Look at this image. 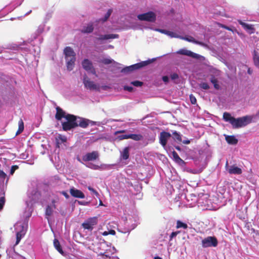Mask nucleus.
Here are the masks:
<instances>
[{"label":"nucleus","instance_id":"1","mask_svg":"<svg viewBox=\"0 0 259 259\" xmlns=\"http://www.w3.org/2000/svg\"><path fill=\"white\" fill-rule=\"evenodd\" d=\"M64 54L66 61L67 69L69 71H71L74 67L76 54L70 47H66L64 49Z\"/></svg>","mask_w":259,"mask_h":259},{"label":"nucleus","instance_id":"2","mask_svg":"<svg viewBox=\"0 0 259 259\" xmlns=\"http://www.w3.org/2000/svg\"><path fill=\"white\" fill-rule=\"evenodd\" d=\"M67 121L62 123V129L64 131H70L78 126V123L76 121L77 117L75 115L67 114L66 116Z\"/></svg>","mask_w":259,"mask_h":259},{"label":"nucleus","instance_id":"3","mask_svg":"<svg viewBox=\"0 0 259 259\" xmlns=\"http://www.w3.org/2000/svg\"><path fill=\"white\" fill-rule=\"evenodd\" d=\"M252 121V117L250 116H245L238 118H234L231 125L234 128H238L245 126Z\"/></svg>","mask_w":259,"mask_h":259},{"label":"nucleus","instance_id":"4","mask_svg":"<svg viewBox=\"0 0 259 259\" xmlns=\"http://www.w3.org/2000/svg\"><path fill=\"white\" fill-rule=\"evenodd\" d=\"M155 60V59H153L152 60H148L147 61L141 62L140 63L131 65L130 66L124 67L121 70V72L124 73H128L135 70L139 69L144 66H146L151 64Z\"/></svg>","mask_w":259,"mask_h":259},{"label":"nucleus","instance_id":"5","mask_svg":"<svg viewBox=\"0 0 259 259\" xmlns=\"http://www.w3.org/2000/svg\"><path fill=\"white\" fill-rule=\"evenodd\" d=\"M218 244V241L214 236H208L202 240V246L203 248L216 247Z\"/></svg>","mask_w":259,"mask_h":259},{"label":"nucleus","instance_id":"6","mask_svg":"<svg viewBox=\"0 0 259 259\" xmlns=\"http://www.w3.org/2000/svg\"><path fill=\"white\" fill-rule=\"evenodd\" d=\"M84 88L90 90L99 91L100 88L94 81H91L87 74H84L82 80Z\"/></svg>","mask_w":259,"mask_h":259},{"label":"nucleus","instance_id":"7","mask_svg":"<svg viewBox=\"0 0 259 259\" xmlns=\"http://www.w3.org/2000/svg\"><path fill=\"white\" fill-rule=\"evenodd\" d=\"M98 224V218L92 217L85 220L81 225L82 228L90 231H92L94 226Z\"/></svg>","mask_w":259,"mask_h":259},{"label":"nucleus","instance_id":"8","mask_svg":"<svg viewBox=\"0 0 259 259\" xmlns=\"http://www.w3.org/2000/svg\"><path fill=\"white\" fill-rule=\"evenodd\" d=\"M139 20L150 22H153L156 20V15L153 12H148L142 14H139L137 16Z\"/></svg>","mask_w":259,"mask_h":259},{"label":"nucleus","instance_id":"9","mask_svg":"<svg viewBox=\"0 0 259 259\" xmlns=\"http://www.w3.org/2000/svg\"><path fill=\"white\" fill-rule=\"evenodd\" d=\"M99 157V153L97 151H93L92 152H89L82 156V160L84 162L94 161Z\"/></svg>","mask_w":259,"mask_h":259},{"label":"nucleus","instance_id":"10","mask_svg":"<svg viewBox=\"0 0 259 259\" xmlns=\"http://www.w3.org/2000/svg\"><path fill=\"white\" fill-rule=\"evenodd\" d=\"M82 66L83 68L87 71H90L93 74L97 76L95 69L93 67L92 62L88 59H84L82 61Z\"/></svg>","mask_w":259,"mask_h":259},{"label":"nucleus","instance_id":"11","mask_svg":"<svg viewBox=\"0 0 259 259\" xmlns=\"http://www.w3.org/2000/svg\"><path fill=\"white\" fill-rule=\"evenodd\" d=\"M170 137L171 134L169 133L162 131L160 134L159 143L163 147H165L167 144L168 139Z\"/></svg>","mask_w":259,"mask_h":259},{"label":"nucleus","instance_id":"12","mask_svg":"<svg viewBox=\"0 0 259 259\" xmlns=\"http://www.w3.org/2000/svg\"><path fill=\"white\" fill-rule=\"evenodd\" d=\"M177 53L179 54L191 57L193 58L197 59H199L201 57L200 55L185 49H180L177 52Z\"/></svg>","mask_w":259,"mask_h":259},{"label":"nucleus","instance_id":"13","mask_svg":"<svg viewBox=\"0 0 259 259\" xmlns=\"http://www.w3.org/2000/svg\"><path fill=\"white\" fill-rule=\"evenodd\" d=\"M56 113L55 114V118L57 120H61L62 118L66 119V116L67 114L60 107L57 106L56 108Z\"/></svg>","mask_w":259,"mask_h":259},{"label":"nucleus","instance_id":"14","mask_svg":"<svg viewBox=\"0 0 259 259\" xmlns=\"http://www.w3.org/2000/svg\"><path fill=\"white\" fill-rule=\"evenodd\" d=\"M70 193L71 195L75 198H84L85 197L84 194L82 192L73 187L70 189Z\"/></svg>","mask_w":259,"mask_h":259},{"label":"nucleus","instance_id":"15","mask_svg":"<svg viewBox=\"0 0 259 259\" xmlns=\"http://www.w3.org/2000/svg\"><path fill=\"white\" fill-rule=\"evenodd\" d=\"M94 29L93 23H90L87 26H84L80 31L82 33H90L93 31Z\"/></svg>","mask_w":259,"mask_h":259},{"label":"nucleus","instance_id":"16","mask_svg":"<svg viewBox=\"0 0 259 259\" xmlns=\"http://www.w3.org/2000/svg\"><path fill=\"white\" fill-rule=\"evenodd\" d=\"M26 234V231L24 229V227L22 226V229L21 231L18 232L16 234V245H17L20 242L21 238L24 236Z\"/></svg>","mask_w":259,"mask_h":259},{"label":"nucleus","instance_id":"17","mask_svg":"<svg viewBox=\"0 0 259 259\" xmlns=\"http://www.w3.org/2000/svg\"><path fill=\"white\" fill-rule=\"evenodd\" d=\"M180 38H181L182 39L185 40L189 42H193V43L200 45H203V44L202 42L195 40V38L191 36H185V37L181 36V37H180Z\"/></svg>","mask_w":259,"mask_h":259},{"label":"nucleus","instance_id":"18","mask_svg":"<svg viewBox=\"0 0 259 259\" xmlns=\"http://www.w3.org/2000/svg\"><path fill=\"white\" fill-rule=\"evenodd\" d=\"M87 166L94 170H100L106 169L107 165L105 164H101V165H96L92 163H89Z\"/></svg>","mask_w":259,"mask_h":259},{"label":"nucleus","instance_id":"19","mask_svg":"<svg viewBox=\"0 0 259 259\" xmlns=\"http://www.w3.org/2000/svg\"><path fill=\"white\" fill-rule=\"evenodd\" d=\"M228 172L230 174L240 175L242 174V171L240 168L233 165L231 166L230 168L228 169Z\"/></svg>","mask_w":259,"mask_h":259},{"label":"nucleus","instance_id":"20","mask_svg":"<svg viewBox=\"0 0 259 259\" xmlns=\"http://www.w3.org/2000/svg\"><path fill=\"white\" fill-rule=\"evenodd\" d=\"M172 155L174 159L176 162H177V163L181 165H182L184 164H185L184 161L179 157V155L175 151H172Z\"/></svg>","mask_w":259,"mask_h":259},{"label":"nucleus","instance_id":"21","mask_svg":"<svg viewBox=\"0 0 259 259\" xmlns=\"http://www.w3.org/2000/svg\"><path fill=\"white\" fill-rule=\"evenodd\" d=\"M225 140L228 144L231 145H236L238 143V140L234 136H227Z\"/></svg>","mask_w":259,"mask_h":259},{"label":"nucleus","instance_id":"22","mask_svg":"<svg viewBox=\"0 0 259 259\" xmlns=\"http://www.w3.org/2000/svg\"><path fill=\"white\" fill-rule=\"evenodd\" d=\"M54 246L56 249L61 254H64V251L62 248L60 243L57 239H55L53 242Z\"/></svg>","mask_w":259,"mask_h":259},{"label":"nucleus","instance_id":"23","mask_svg":"<svg viewBox=\"0 0 259 259\" xmlns=\"http://www.w3.org/2000/svg\"><path fill=\"white\" fill-rule=\"evenodd\" d=\"M78 126L82 128H86L90 125V120L85 118H80Z\"/></svg>","mask_w":259,"mask_h":259},{"label":"nucleus","instance_id":"24","mask_svg":"<svg viewBox=\"0 0 259 259\" xmlns=\"http://www.w3.org/2000/svg\"><path fill=\"white\" fill-rule=\"evenodd\" d=\"M56 144L58 147H59V145L66 142L67 141V138L64 136H62L59 135L56 138Z\"/></svg>","mask_w":259,"mask_h":259},{"label":"nucleus","instance_id":"25","mask_svg":"<svg viewBox=\"0 0 259 259\" xmlns=\"http://www.w3.org/2000/svg\"><path fill=\"white\" fill-rule=\"evenodd\" d=\"M118 36V34H105L101 35L98 39L99 40H105V39H113L117 38Z\"/></svg>","mask_w":259,"mask_h":259},{"label":"nucleus","instance_id":"26","mask_svg":"<svg viewBox=\"0 0 259 259\" xmlns=\"http://www.w3.org/2000/svg\"><path fill=\"white\" fill-rule=\"evenodd\" d=\"M54 208L48 205H47L46 210H45V215H46V218H47L48 220H49V217L51 216L53 214Z\"/></svg>","mask_w":259,"mask_h":259},{"label":"nucleus","instance_id":"27","mask_svg":"<svg viewBox=\"0 0 259 259\" xmlns=\"http://www.w3.org/2000/svg\"><path fill=\"white\" fill-rule=\"evenodd\" d=\"M129 147H126L124 148L123 151L121 153V156L123 159L126 160L129 158Z\"/></svg>","mask_w":259,"mask_h":259},{"label":"nucleus","instance_id":"28","mask_svg":"<svg viewBox=\"0 0 259 259\" xmlns=\"http://www.w3.org/2000/svg\"><path fill=\"white\" fill-rule=\"evenodd\" d=\"M223 119L227 122H229L231 124V122H233L234 117L232 116L230 113L228 112H224L223 114Z\"/></svg>","mask_w":259,"mask_h":259},{"label":"nucleus","instance_id":"29","mask_svg":"<svg viewBox=\"0 0 259 259\" xmlns=\"http://www.w3.org/2000/svg\"><path fill=\"white\" fill-rule=\"evenodd\" d=\"M129 139L134 141H141L143 139V137L141 134H129Z\"/></svg>","mask_w":259,"mask_h":259},{"label":"nucleus","instance_id":"30","mask_svg":"<svg viewBox=\"0 0 259 259\" xmlns=\"http://www.w3.org/2000/svg\"><path fill=\"white\" fill-rule=\"evenodd\" d=\"M253 59L255 66L259 68V54L255 50L253 52Z\"/></svg>","mask_w":259,"mask_h":259},{"label":"nucleus","instance_id":"31","mask_svg":"<svg viewBox=\"0 0 259 259\" xmlns=\"http://www.w3.org/2000/svg\"><path fill=\"white\" fill-rule=\"evenodd\" d=\"M238 23L246 30H254L252 25L242 22L241 20H238Z\"/></svg>","mask_w":259,"mask_h":259},{"label":"nucleus","instance_id":"32","mask_svg":"<svg viewBox=\"0 0 259 259\" xmlns=\"http://www.w3.org/2000/svg\"><path fill=\"white\" fill-rule=\"evenodd\" d=\"M18 130L16 132V135L21 133L24 130V122L22 119H20L18 122Z\"/></svg>","mask_w":259,"mask_h":259},{"label":"nucleus","instance_id":"33","mask_svg":"<svg viewBox=\"0 0 259 259\" xmlns=\"http://www.w3.org/2000/svg\"><path fill=\"white\" fill-rule=\"evenodd\" d=\"M112 12V10L111 9H109L108 10L107 12L106 13V14H105L104 17L102 19H100L98 21V22L102 21V22H106L108 19L109 17L110 16Z\"/></svg>","mask_w":259,"mask_h":259},{"label":"nucleus","instance_id":"34","mask_svg":"<svg viewBox=\"0 0 259 259\" xmlns=\"http://www.w3.org/2000/svg\"><path fill=\"white\" fill-rule=\"evenodd\" d=\"M173 135V139L175 141H177L178 142L182 141V138L181 135L178 133L177 131H174L172 132Z\"/></svg>","mask_w":259,"mask_h":259},{"label":"nucleus","instance_id":"35","mask_svg":"<svg viewBox=\"0 0 259 259\" xmlns=\"http://www.w3.org/2000/svg\"><path fill=\"white\" fill-rule=\"evenodd\" d=\"M210 82L213 84L214 88L215 89L219 90L220 89V85L218 83V80L214 76L211 78Z\"/></svg>","mask_w":259,"mask_h":259},{"label":"nucleus","instance_id":"36","mask_svg":"<svg viewBox=\"0 0 259 259\" xmlns=\"http://www.w3.org/2000/svg\"><path fill=\"white\" fill-rule=\"evenodd\" d=\"M176 227L177 229L180 228H183L186 229L188 228V225H187V224L184 223L182 222L181 221L178 220L177 222Z\"/></svg>","mask_w":259,"mask_h":259},{"label":"nucleus","instance_id":"37","mask_svg":"<svg viewBox=\"0 0 259 259\" xmlns=\"http://www.w3.org/2000/svg\"><path fill=\"white\" fill-rule=\"evenodd\" d=\"M199 86L204 90H208L209 89V85L206 82H201L199 84Z\"/></svg>","mask_w":259,"mask_h":259},{"label":"nucleus","instance_id":"38","mask_svg":"<svg viewBox=\"0 0 259 259\" xmlns=\"http://www.w3.org/2000/svg\"><path fill=\"white\" fill-rule=\"evenodd\" d=\"M128 139H129V134L119 135L117 137V139H118L119 141Z\"/></svg>","mask_w":259,"mask_h":259},{"label":"nucleus","instance_id":"39","mask_svg":"<svg viewBox=\"0 0 259 259\" xmlns=\"http://www.w3.org/2000/svg\"><path fill=\"white\" fill-rule=\"evenodd\" d=\"M167 35L170 36L171 37L180 38V37H181V36L177 34L176 33L168 30Z\"/></svg>","mask_w":259,"mask_h":259},{"label":"nucleus","instance_id":"40","mask_svg":"<svg viewBox=\"0 0 259 259\" xmlns=\"http://www.w3.org/2000/svg\"><path fill=\"white\" fill-rule=\"evenodd\" d=\"M88 190L91 191V192H92L94 194H95L97 197H99V193L95 190L94 189V188H93L92 187H91V186H89L88 187Z\"/></svg>","mask_w":259,"mask_h":259},{"label":"nucleus","instance_id":"41","mask_svg":"<svg viewBox=\"0 0 259 259\" xmlns=\"http://www.w3.org/2000/svg\"><path fill=\"white\" fill-rule=\"evenodd\" d=\"M131 84H132L133 85H134V86H136V87H141L143 85V82H141V81H140L138 80H136V81H132L131 82Z\"/></svg>","mask_w":259,"mask_h":259},{"label":"nucleus","instance_id":"42","mask_svg":"<svg viewBox=\"0 0 259 259\" xmlns=\"http://www.w3.org/2000/svg\"><path fill=\"white\" fill-rule=\"evenodd\" d=\"M5 203V198L4 197L0 198V210H2L4 206Z\"/></svg>","mask_w":259,"mask_h":259},{"label":"nucleus","instance_id":"43","mask_svg":"<svg viewBox=\"0 0 259 259\" xmlns=\"http://www.w3.org/2000/svg\"><path fill=\"white\" fill-rule=\"evenodd\" d=\"M189 97H190V100L191 103L192 104H196L197 100H196V98L192 94H191L190 95Z\"/></svg>","mask_w":259,"mask_h":259},{"label":"nucleus","instance_id":"44","mask_svg":"<svg viewBox=\"0 0 259 259\" xmlns=\"http://www.w3.org/2000/svg\"><path fill=\"white\" fill-rule=\"evenodd\" d=\"M18 166L16 165L12 166L10 170V174L11 175H13V174L15 172V170L18 169Z\"/></svg>","mask_w":259,"mask_h":259},{"label":"nucleus","instance_id":"45","mask_svg":"<svg viewBox=\"0 0 259 259\" xmlns=\"http://www.w3.org/2000/svg\"><path fill=\"white\" fill-rule=\"evenodd\" d=\"M180 233V231L172 232L169 236V240H171L174 237H176Z\"/></svg>","mask_w":259,"mask_h":259},{"label":"nucleus","instance_id":"46","mask_svg":"<svg viewBox=\"0 0 259 259\" xmlns=\"http://www.w3.org/2000/svg\"><path fill=\"white\" fill-rule=\"evenodd\" d=\"M112 62V60L109 59H104L103 60V63L105 64H109Z\"/></svg>","mask_w":259,"mask_h":259},{"label":"nucleus","instance_id":"47","mask_svg":"<svg viewBox=\"0 0 259 259\" xmlns=\"http://www.w3.org/2000/svg\"><path fill=\"white\" fill-rule=\"evenodd\" d=\"M123 89L125 91H127L128 92H132L133 91V88L132 87H129V86H124Z\"/></svg>","mask_w":259,"mask_h":259},{"label":"nucleus","instance_id":"48","mask_svg":"<svg viewBox=\"0 0 259 259\" xmlns=\"http://www.w3.org/2000/svg\"><path fill=\"white\" fill-rule=\"evenodd\" d=\"M171 79L174 80L179 78V75L177 73H173L170 75Z\"/></svg>","mask_w":259,"mask_h":259},{"label":"nucleus","instance_id":"49","mask_svg":"<svg viewBox=\"0 0 259 259\" xmlns=\"http://www.w3.org/2000/svg\"><path fill=\"white\" fill-rule=\"evenodd\" d=\"M6 176V174L3 170H0V178L5 179Z\"/></svg>","mask_w":259,"mask_h":259},{"label":"nucleus","instance_id":"50","mask_svg":"<svg viewBox=\"0 0 259 259\" xmlns=\"http://www.w3.org/2000/svg\"><path fill=\"white\" fill-rule=\"evenodd\" d=\"M60 193L61 194H62L63 196H64L66 199L69 198V195L67 194V193L66 192L63 191L60 192Z\"/></svg>","mask_w":259,"mask_h":259},{"label":"nucleus","instance_id":"51","mask_svg":"<svg viewBox=\"0 0 259 259\" xmlns=\"http://www.w3.org/2000/svg\"><path fill=\"white\" fill-rule=\"evenodd\" d=\"M162 80L165 82V83H167L169 81V78L167 76H163L162 78Z\"/></svg>","mask_w":259,"mask_h":259},{"label":"nucleus","instance_id":"52","mask_svg":"<svg viewBox=\"0 0 259 259\" xmlns=\"http://www.w3.org/2000/svg\"><path fill=\"white\" fill-rule=\"evenodd\" d=\"M157 31L162 33H164L165 34H167V32H168V30H165V29H157Z\"/></svg>","mask_w":259,"mask_h":259},{"label":"nucleus","instance_id":"53","mask_svg":"<svg viewBox=\"0 0 259 259\" xmlns=\"http://www.w3.org/2000/svg\"><path fill=\"white\" fill-rule=\"evenodd\" d=\"M56 202V201L55 199H53L52 200V207L54 208V209L56 208V205L55 204Z\"/></svg>","mask_w":259,"mask_h":259},{"label":"nucleus","instance_id":"54","mask_svg":"<svg viewBox=\"0 0 259 259\" xmlns=\"http://www.w3.org/2000/svg\"><path fill=\"white\" fill-rule=\"evenodd\" d=\"M125 132V130H120V131H117L115 132V134L117 135L118 134H122V133H124Z\"/></svg>","mask_w":259,"mask_h":259},{"label":"nucleus","instance_id":"55","mask_svg":"<svg viewBox=\"0 0 259 259\" xmlns=\"http://www.w3.org/2000/svg\"><path fill=\"white\" fill-rule=\"evenodd\" d=\"M109 234L114 235L116 234L115 231L114 230H110L108 231Z\"/></svg>","mask_w":259,"mask_h":259},{"label":"nucleus","instance_id":"56","mask_svg":"<svg viewBox=\"0 0 259 259\" xmlns=\"http://www.w3.org/2000/svg\"><path fill=\"white\" fill-rule=\"evenodd\" d=\"M221 27H222V28H225V29H227V30H231V29L230 27H229L228 26H226V25H224L221 24Z\"/></svg>","mask_w":259,"mask_h":259},{"label":"nucleus","instance_id":"57","mask_svg":"<svg viewBox=\"0 0 259 259\" xmlns=\"http://www.w3.org/2000/svg\"><path fill=\"white\" fill-rule=\"evenodd\" d=\"M183 143L185 144H189L190 143V141L189 140H184L183 141Z\"/></svg>","mask_w":259,"mask_h":259},{"label":"nucleus","instance_id":"58","mask_svg":"<svg viewBox=\"0 0 259 259\" xmlns=\"http://www.w3.org/2000/svg\"><path fill=\"white\" fill-rule=\"evenodd\" d=\"M96 122L90 120V124H91V125H94L96 124Z\"/></svg>","mask_w":259,"mask_h":259},{"label":"nucleus","instance_id":"59","mask_svg":"<svg viewBox=\"0 0 259 259\" xmlns=\"http://www.w3.org/2000/svg\"><path fill=\"white\" fill-rule=\"evenodd\" d=\"M252 70H251V69L250 68H248V70H247V72L248 74H251L252 73Z\"/></svg>","mask_w":259,"mask_h":259},{"label":"nucleus","instance_id":"60","mask_svg":"<svg viewBox=\"0 0 259 259\" xmlns=\"http://www.w3.org/2000/svg\"><path fill=\"white\" fill-rule=\"evenodd\" d=\"M175 148L178 151H181V148L179 146H176Z\"/></svg>","mask_w":259,"mask_h":259},{"label":"nucleus","instance_id":"61","mask_svg":"<svg viewBox=\"0 0 259 259\" xmlns=\"http://www.w3.org/2000/svg\"><path fill=\"white\" fill-rule=\"evenodd\" d=\"M103 89H104V90H106L107 89H109V87L107 86V85H105V86H103Z\"/></svg>","mask_w":259,"mask_h":259},{"label":"nucleus","instance_id":"62","mask_svg":"<svg viewBox=\"0 0 259 259\" xmlns=\"http://www.w3.org/2000/svg\"><path fill=\"white\" fill-rule=\"evenodd\" d=\"M108 234H109L108 232H107V231H105V232H104L103 233V235H108Z\"/></svg>","mask_w":259,"mask_h":259},{"label":"nucleus","instance_id":"63","mask_svg":"<svg viewBox=\"0 0 259 259\" xmlns=\"http://www.w3.org/2000/svg\"><path fill=\"white\" fill-rule=\"evenodd\" d=\"M154 258V259H162L161 257L158 256H155Z\"/></svg>","mask_w":259,"mask_h":259},{"label":"nucleus","instance_id":"64","mask_svg":"<svg viewBox=\"0 0 259 259\" xmlns=\"http://www.w3.org/2000/svg\"><path fill=\"white\" fill-rule=\"evenodd\" d=\"M99 205H100V206L103 205V202L101 200H100Z\"/></svg>","mask_w":259,"mask_h":259}]
</instances>
